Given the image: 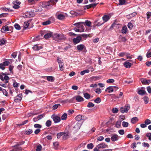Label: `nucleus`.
I'll use <instances>...</instances> for the list:
<instances>
[{"label":"nucleus","instance_id":"obj_29","mask_svg":"<svg viewBox=\"0 0 151 151\" xmlns=\"http://www.w3.org/2000/svg\"><path fill=\"white\" fill-rule=\"evenodd\" d=\"M138 121L137 117H135L132 118L131 120V122L132 124H134Z\"/></svg>","mask_w":151,"mask_h":151},{"label":"nucleus","instance_id":"obj_21","mask_svg":"<svg viewBox=\"0 0 151 151\" xmlns=\"http://www.w3.org/2000/svg\"><path fill=\"white\" fill-rule=\"evenodd\" d=\"M42 48V46H39L37 45H34V46L32 47L33 49L34 50L36 51Z\"/></svg>","mask_w":151,"mask_h":151},{"label":"nucleus","instance_id":"obj_16","mask_svg":"<svg viewBox=\"0 0 151 151\" xmlns=\"http://www.w3.org/2000/svg\"><path fill=\"white\" fill-rule=\"evenodd\" d=\"M75 99L78 102H81L84 101L83 98L81 96L78 95L73 98V99Z\"/></svg>","mask_w":151,"mask_h":151},{"label":"nucleus","instance_id":"obj_18","mask_svg":"<svg viewBox=\"0 0 151 151\" xmlns=\"http://www.w3.org/2000/svg\"><path fill=\"white\" fill-rule=\"evenodd\" d=\"M85 48V46L83 44H80L78 45L76 47L77 50L79 51H81Z\"/></svg>","mask_w":151,"mask_h":151},{"label":"nucleus","instance_id":"obj_31","mask_svg":"<svg viewBox=\"0 0 151 151\" xmlns=\"http://www.w3.org/2000/svg\"><path fill=\"white\" fill-rule=\"evenodd\" d=\"M84 23V22H80L75 23L73 25L76 26L77 28H78L80 26L81 24Z\"/></svg>","mask_w":151,"mask_h":151},{"label":"nucleus","instance_id":"obj_58","mask_svg":"<svg viewBox=\"0 0 151 151\" xmlns=\"http://www.w3.org/2000/svg\"><path fill=\"white\" fill-rule=\"evenodd\" d=\"M61 119L65 120L66 119V113H65L61 117Z\"/></svg>","mask_w":151,"mask_h":151},{"label":"nucleus","instance_id":"obj_19","mask_svg":"<svg viewBox=\"0 0 151 151\" xmlns=\"http://www.w3.org/2000/svg\"><path fill=\"white\" fill-rule=\"evenodd\" d=\"M57 60L59 64L60 69L62 70V68L63 67V63L60 59H59L58 58Z\"/></svg>","mask_w":151,"mask_h":151},{"label":"nucleus","instance_id":"obj_24","mask_svg":"<svg viewBox=\"0 0 151 151\" xmlns=\"http://www.w3.org/2000/svg\"><path fill=\"white\" fill-rule=\"evenodd\" d=\"M128 30L127 27L126 26H124L122 27L121 31L122 32L123 34H126Z\"/></svg>","mask_w":151,"mask_h":151},{"label":"nucleus","instance_id":"obj_2","mask_svg":"<svg viewBox=\"0 0 151 151\" xmlns=\"http://www.w3.org/2000/svg\"><path fill=\"white\" fill-rule=\"evenodd\" d=\"M130 108V105L129 104H127L124 106L121 107L120 108V111L122 113L125 112L127 113Z\"/></svg>","mask_w":151,"mask_h":151},{"label":"nucleus","instance_id":"obj_57","mask_svg":"<svg viewBox=\"0 0 151 151\" xmlns=\"http://www.w3.org/2000/svg\"><path fill=\"white\" fill-rule=\"evenodd\" d=\"M8 13H3L0 14V18L6 17L8 15Z\"/></svg>","mask_w":151,"mask_h":151},{"label":"nucleus","instance_id":"obj_6","mask_svg":"<svg viewBox=\"0 0 151 151\" xmlns=\"http://www.w3.org/2000/svg\"><path fill=\"white\" fill-rule=\"evenodd\" d=\"M62 136H63V140H65L66 139V133L65 132H61L58 133L57 134V138L58 139L60 138Z\"/></svg>","mask_w":151,"mask_h":151},{"label":"nucleus","instance_id":"obj_37","mask_svg":"<svg viewBox=\"0 0 151 151\" xmlns=\"http://www.w3.org/2000/svg\"><path fill=\"white\" fill-rule=\"evenodd\" d=\"M51 23V22L50 20H48L42 23V24L43 25H47Z\"/></svg>","mask_w":151,"mask_h":151},{"label":"nucleus","instance_id":"obj_28","mask_svg":"<svg viewBox=\"0 0 151 151\" xmlns=\"http://www.w3.org/2000/svg\"><path fill=\"white\" fill-rule=\"evenodd\" d=\"M47 80L49 81L52 82L54 81L55 78L53 76H47Z\"/></svg>","mask_w":151,"mask_h":151},{"label":"nucleus","instance_id":"obj_55","mask_svg":"<svg viewBox=\"0 0 151 151\" xmlns=\"http://www.w3.org/2000/svg\"><path fill=\"white\" fill-rule=\"evenodd\" d=\"M145 124L147 125L150 124L151 123V121L149 119H147L145 122Z\"/></svg>","mask_w":151,"mask_h":151},{"label":"nucleus","instance_id":"obj_39","mask_svg":"<svg viewBox=\"0 0 151 151\" xmlns=\"http://www.w3.org/2000/svg\"><path fill=\"white\" fill-rule=\"evenodd\" d=\"M127 27L130 30H131L133 27V25L131 22H129L127 25Z\"/></svg>","mask_w":151,"mask_h":151},{"label":"nucleus","instance_id":"obj_9","mask_svg":"<svg viewBox=\"0 0 151 151\" xmlns=\"http://www.w3.org/2000/svg\"><path fill=\"white\" fill-rule=\"evenodd\" d=\"M111 140L113 142L117 141L119 139V136L116 134H111Z\"/></svg>","mask_w":151,"mask_h":151},{"label":"nucleus","instance_id":"obj_44","mask_svg":"<svg viewBox=\"0 0 151 151\" xmlns=\"http://www.w3.org/2000/svg\"><path fill=\"white\" fill-rule=\"evenodd\" d=\"M94 101L96 104H99L101 101V100L99 97H98L94 100Z\"/></svg>","mask_w":151,"mask_h":151},{"label":"nucleus","instance_id":"obj_17","mask_svg":"<svg viewBox=\"0 0 151 151\" xmlns=\"http://www.w3.org/2000/svg\"><path fill=\"white\" fill-rule=\"evenodd\" d=\"M110 17L108 15H104L102 17V19L104 22L103 23H105L107 22L110 19Z\"/></svg>","mask_w":151,"mask_h":151},{"label":"nucleus","instance_id":"obj_3","mask_svg":"<svg viewBox=\"0 0 151 151\" xmlns=\"http://www.w3.org/2000/svg\"><path fill=\"white\" fill-rule=\"evenodd\" d=\"M58 0H50L47 2L45 4V6L47 8H48V7L50 6L51 7L53 5H54L56 4V3L58 1Z\"/></svg>","mask_w":151,"mask_h":151},{"label":"nucleus","instance_id":"obj_11","mask_svg":"<svg viewBox=\"0 0 151 151\" xmlns=\"http://www.w3.org/2000/svg\"><path fill=\"white\" fill-rule=\"evenodd\" d=\"M75 119L76 121H78V122L82 123V124L85 120L83 118V117L81 115H77L75 117Z\"/></svg>","mask_w":151,"mask_h":151},{"label":"nucleus","instance_id":"obj_54","mask_svg":"<svg viewBox=\"0 0 151 151\" xmlns=\"http://www.w3.org/2000/svg\"><path fill=\"white\" fill-rule=\"evenodd\" d=\"M121 125V122L117 121L116 124V127L117 128H119L120 127Z\"/></svg>","mask_w":151,"mask_h":151},{"label":"nucleus","instance_id":"obj_51","mask_svg":"<svg viewBox=\"0 0 151 151\" xmlns=\"http://www.w3.org/2000/svg\"><path fill=\"white\" fill-rule=\"evenodd\" d=\"M42 147L40 145L37 146L36 149V151H40L42 149Z\"/></svg>","mask_w":151,"mask_h":151},{"label":"nucleus","instance_id":"obj_8","mask_svg":"<svg viewBox=\"0 0 151 151\" xmlns=\"http://www.w3.org/2000/svg\"><path fill=\"white\" fill-rule=\"evenodd\" d=\"M51 118L53 119L55 123L59 122L61 120L60 118L56 115H52L51 116Z\"/></svg>","mask_w":151,"mask_h":151},{"label":"nucleus","instance_id":"obj_34","mask_svg":"<svg viewBox=\"0 0 151 151\" xmlns=\"http://www.w3.org/2000/svg\"><path fill=\"white\" fill-rule=\"evenodd\" d=\"M89 72V71L88 69L85 70L81 71L80 73V74L81 76H83L86 73H88Z\"/></svg>","mask_w":151,"mask_h":151},{"label":"nucleus","instance_id":"obj_60","mask_svg":"<svg viewBox=\"0 0 151 151\" xmlns=\"http://www.w3.org/2000/svg\"><path fill=\"white\" fill-rule=\"evenodd\" d=\"M28 122V120H26L23 121L22 124H18L19 126H21L23 125H24Z\"/></svg>","mask_w":151,"mask_h":151},{"label":"nucleus","instance_id":"obj_35","mask_svg":"<svg viewBox=\"0 0 151 151\" xmlns=\"http://www.w3.org/2000/svg\"><path fill=\"white\" fill-rule=\"evenodd\" d=\"M53 37L55 40L58 41V40L60 37V35L57 34H55L53 35Z\"/></svg>","mask_w":151,"mask_h":151},{"label":"nucleus","instance_id":"obj_22","mask_svg":"<svg viewBox=\"0 0 151 151\" xmlns=\"http://www.w3.org/2000/svg\"><path fill=\"white\" fill-rule=\"evenodd\" d=\"M124 66L127 68H130L132 65L131 63H130L128 61H127L124 62Z\"/></svg>","mask_w":151,"mask_h":151},{"label":"nucleus","instance_id":"obj_42","mask_svg":"<svg viewBox=\"0 0 151 151\" xmlns=\"http://www.w3.org/2000/svg\"><path fill=\"white\" fill-rule=\"evenodd\" d=\"M84 97L86 99H88L90 98V95L88 93H85L83 94Z\"/></svg>","mask_w":151,"mask_h":151},{"label":"nucleus","instance_id":"obj_49","mask_svg":"<svg viewBox=\"0 0 151 151\" xmlns=\"http://www.w3.org/2000/svg\"><path fill=\"white\" fill-rule=\"evenodd\" d=\"M42 127L41 125L37 124H35L34 125V127L36 128L40 129Z\"/></svg>","mask_w":151,"mask_h":151},{"label":"nucleus","instance_id":"obj_27","mask_svg":"<svg viewBox=\"0 0 151 151\" xmlns=\"http://www.w3.org/2000/svg\"><path fill=\"white\" fill-rule=\"evenodd\" d=\"M6 41L4 38H2L0 39V45L2 46L5 45L6 42Z\"/></svg>","mask_w":151,"mask_h":151},{"label":"nucleus","instance_id":"obj_59","mask_svg":"<svg viewBox=\"0 0 151 151\" xmlns=\"http://www.w3.org/2000/svg\"><path fill=\"white\" fill-rule=\"evenodd\" d=\"M118 132L120 134L123 135L124 134L125 132L123 129H120L118 131Z\"/></svg>","mask_w":151,"mask_h":151},{"label":"nucleus","instance_id":"obj_56","mask_svg":"<svg viewBox=\"0 0 151 151\" xmlns=\"http://www.w3.org/2000/svg\"><path fill=\"white\" fill-rule=\"evenodd\" d=\"M142 145L145 147H150L149 144L145 142H143L142 143Z\"/></svg>","mask_w":151,"mask_h":151},{"label":"nucleus","instance_id":"obj_7","mask_svg":"<svg viewBox=\"0 0 151 151\" xmlns=\"http://www.w3.org/2000/svg\"><path fill=\"white\" fill-rule=\"evenodd\" d=\"M84 26L81 24L80 26L78 28H74V30L76 32H82L84 31Z\"/></svg>","mask_w":151,"mask_h":151},{"label":"nucleus","instance_id":"obj_45","mask_svg":"<svg viewBox=\"0 0 151 151\" xmlns=\"http://www.w3.org/2000/svg\"><path fill=\"white\" fill-rule=\"evenodd\" d=\"M129 124L128 122L123 121L122 122V125L123 127H127L128 126Z\"/></svg>","mask_w":151,"mask_h":151},{"label":"nucleus","instance_id":"obj_64","mask_svg":"<svg viewBox=\"0 0 151 151\" xmlns=\"http://www.w3.org/2000/svg\"><path fill=\"white\" fill-rule=\"evenodd\" d=\"M74 112V110L72 109L69 110L68 111V114L69 115H70L72 114Z\"/></svg>","mask_w":151,"mask_h":151},{"label":"nucleus","instance_id":"obj_63","mask_svg":"<svg viewBox=\"0 0 151 151\" xmlns=\"http://www.w3.org/2000/svg\"><path fill=\"white\" fill-rule=\"evenodd\" d=\"M13 4H18L19 5L21 4V2H19V1L16 0L14 1L13 2Z\"/></svg>","mask_w":151,"mask_h":151},{"label":"nucleus","instance_id":"obj_62","mask_svg":"<svg viewBox=\"0 0 151 151\" xmlns=\"http://www.w3.org/2000/svg\"><path fill=\"white\" fill-rule=\"evenodd\" d=\"M101 90L100 88H97L95 91V92L98 94H100L101 93Z\"/></svg>","mask_w":151,"mask_h":151},{"label":"nucleus","instance_id":"obj_36","mask_svg":"<svg viewBox=\"0 0 151 151\" xmlns=\"http://www.w3.org/2000/svg\"><path fill=\"white\" fill-rule=\"evenodd\" d=\"M33 130L32 129H29L28 130L26 131L25 132V134L27 135H29L32 133Z\"/></svg>","mask_w":151,"mask_h":151},{"label":"nucleus","instance_id":"obj_26","mask_svg":"<svg viewBox=\"0 0 151 151\" xmlns=\"http://www.w3.org/2000/svg\"><path fill=\"white\" fill-rule=\"evenodd\" d=\"M1 9L5 11H8L9 12H12L13 11L12 9H10L9 8H7L5 7H2L0 8Z\"/></svg>","mask_w":151,"mask_h":151},{"label":"nucleus","instance_id":"obj_23","mask_svg":"<svg viewBox=\"0 0 151 151\" xmlns=\"http://www.w3.org/2000/svg\"><path fill=\"white\" fill-rule=\"evenodd\" d=\"M105 91L108 92L109 93H110L113 92V86H109L107 87L105 90Z\"/></svg>","mask_w":151,"mask_h":151},{"label":"nucleus","instance_id":"obj_25","mask_svg":"<svg viewBox=\"0 0 151 151\" xmlns=\"http://www.w3.org/2000/svg\"><path fill=\"white\" fill-rule=\"evenodd\" d=\"M52 35V33L51 32L46 33L44 35V37L46 39H48Z\"/></svg>","mask_w":151,"mask_h":151},{"label":"nucleus","instance_id":"obj_48","mask_svg":"<svg viewBox=\"0 0 151 151\" xmlns=\"http://www.w3.org/2000/svg\"><path fill=\"white\" fill-rule=\"evenodd\" d=\"M118 111V109L117 108H113L112 110V111L113 113H117Z\"/></svg>","mask_w":151,"mask_h":151},{"label":"nucleus","instance_id":"obj_38","mask_svg":"<svg viewBox=\"0 0 151 151\" xmlns=\"http://www.w3.org/2000/svg\"><path fill=\"white\" fill-rule=\"evenodd\" d=\"M84 23H85L86 25L88 27H91V22L89 21L88 20H86Z\"/></svg>","mask_w":151,"mask_h":151},{"label":"nucleus","instance_id":"obj_47","mask_svg":"<svg viewBox=\"0 0 151 151\" xmlns=\"http://www.w3.org/2000/svg\"><path fill=\"white\" fill-rule=\"evenodd\" d=\"M94 106V104L91 102H89L88 103L87 107L88 108L93 107Z\"/></svg>","mask_w":151,"mask_h":151},{"label":"nucleus","instance_id":"obj_1","mask_svg":"<svg viewBox=\"0 0 151 151\" xmlns=\"http://www.w3.org/2000/svg\"><path fill=\"white\" fill-rule=\"evenodd\" d=\"M75 122L73 121L70 120L68 122V128L69 131L67 132V138L70 137V132H73V133L76 132L80 129L82 124V123L78 122L75 124Z\"/></svg>","mask_w":151,"mask_h":151},{"label":"nucleus","instance_id":"obj_15","mask_svg":"<svg viewBox=\"0 0 151 151\" xmlns=\"http://www.w3.org/2000/svg\"><path fill=\"white\" fill-rule=\"evenodd\" d=\"M44 116V114H42L38 115L36 117H34L33 119V121L34 122H36L39 120L42 119Z\"/></svg>","mask_w":151,"mask_h":151},{"label":"nucleus","instance_id":"obj_13","mask_svg":"<svg viewBox=\"0 0 151 151\" xmlns=\"http://www.w3.org/2000/svg\"><path fill=\"white\" fill-rule=\"evenodd\" d=\"M55 16L56 18L60 20H63L65 19V16L62 14H58V13H56Z\"/></svg>","mask_w":151,"mask_h":151},{"label":"nucleus","instance_id":"obj_33","mask_svg":"<svg viewBox=\"0 0 151 151\" xmlns=\"http://www.w3.org/2000/svg\"><path fill=\"white\" fill-rule=\"evenodd\" d=\"M119 5H122L124 4L127 1V0H119Z\"/></svg>","mask_w":151,"mask_h":151},{"label":"nucleus","instance_id":"obj_32","mask_svg":"<svg viewBox=\"0 0 151 151\" xmlns=\"http://www.w3.org/2000/svg\"><path fill=\"white\" fill-rule=\"evenodd\" d=\"M140 81L142 84L145 85L147 84V80L145 78H141L140 79Z\"/></svg>","mask_w":151,"mask_h":151},{"label":"nucleus","instance_id":"obj_20","mask_svg":"<svg viewBox=\"0 0 151 151\" xmlns=\"http://www.w3.org/2000/svg\"><path fill=\"white\" fill-rule=\"evenodd\" d=\"M127 40V39L125 37H123L122 36H120L119 38V41L120 42H125Z\"/></svg>","mask_w":151,"mask_h":151},{"label":"nucleus","instance_id":"obj_52","mask_svg":"<svg viewBox=\"0 0 151 151\" xmlns=\"http://www.w3.org/2000/svg\"><path fill=\"white\" fill-rule=\"evenodd\" d=\"M60 106V105L59 104H55L52 107V109L53 110L56 109Z\"/></svg>","mask_w":151,"mask_h":151},{"label":"nucleus","instance_id":"obj_12","mask_svg":"<svg viewBox=\"0 0 151 151\" xmlns=\"http://www.w3.org/2000/svg\"><path fill=\"white\" fill-rule=\"evenodd\" d=\"M22 97V94H20L17 95L14 98V101L16 102H19L21 101Z\"/></svg>","mask_w":151,"mask_h":151},{"label":"nucleus","instance_id":"obj_4","mask_svg":"<svg viewBox=\"0 0 151 151\" xmlns=\"http://www.w3.org/2000/svg\"><path fill=\"white\" fill-rule=\"evenodd\" d=\"M137 93L143 96L147 94L145 91V88L144 87H142L141 88H138L137 89Z\"/></svg>","mask_w":151,"mask_h":151},{"label":"nucleus","instance_id":"obj_10","mask_svg":"<svg viewBox=\"0 0 151 151\" xmlns=\"http://www.w3.org/2000/svg\"><path fill=\"white\" fill-rule=\"evenodd\" d=\"M81 36H77L76 38L73 39V41L74 44H76L79 43L81 40Z\"/></svg>","mask_w":151,"mask_h":151},{"label":"nucleus","instance_id":"obj_50","mask_svg":"<svg viewBox=\"0 0 151 151\" xmlns=\"http://www.w3.org/2000/svg\"><path fill=\"white\" fill-rule=\"evenodd\" d=\"M114 80L113 79H109L106 80V83H113L114 82Z\"/></svg>","mask_w":151,"mask_h":151},{"label":"nucleus","instance_id":"obj_40","mask_svg":"<svg viewBox=\"0 0 151 151\" xmlns=\"http://www.w3.org/2000/svg\"><path fill=\"white\" fill-rule=\"evenodd\" d=\"M94 145L92 143H90L87 145V148L89 149H91L93 147Z\"/></svg>","mask_w":151,"mask_h":151},{"label":"nucleus","instance_id":"obj_46","mask_svg":"<svg viewBox=\"0 0 151 151\" xmlns=\"http://www.w3.org/2000/svg\"><path fill=\"white\" fill-rule=\"evenodd\" d=\"M14 27L15 29H17L20 30L21 29V28L20 26L17 23H16L15 24Z\"/></svg>","mask_w":151,"mask_h":151},{"label":"nucleus","instance_id":"obj_61","mask_svg":"<svg viewBox=\"0 0 151 151\" xmlns=\"http://www.w3.org/2000/svg\"><path fill=\"white\" fill-rule=\"evenodd\" d=\"M147 19L148 20L150 19V16H151V12H148L147 13Z\"/></svg>","mask_w":151,"mask_h":151},{"label":"nucleus","instance_id":"obj_30","mask_svg":"<svg viewBox=\"0 0 151 151\" xmlns=\"http://www.w3.org/2000/svg\"><path fill=\"white\" fill-rule=\"evenodd\" d=\"M53 145L54 146V149L55 150H57L58 149L59 145V144L58 142H53Z\"/></svg>","mask_w":151,"mask_h":151},{"label":"nucleus","instance_id":"obj_5","mask_svg":"<svg viewBox=\"0 0 151 151\" xmlns=\"http://www.w3.org/2000/svg\"><path fill=\"white\" fill-rule=\"evenodd\" d=\"M24 143V141H22L21 142H18L17 145L13 146V147H15V148H14V149L13 151H17L18 150H22V148H21V147H17L23 144Z\"/></svg>","mask_w":151,"mask_h":151},{"label":"nucleus","instance_id":"obj_41","mask_svg":"<svg viewBox=\"0 0 151 151\" xmlns=\"http://www.w3.org/2000/svg\"><path fill=\"white\" fill-rule=\"evenodd\" d=\"M51 121L50 120H48L45 123V125L47 127H49L51 125Z\"/></svg>","mask_w":151,"mask_h":151},{"label":"nucleus","instance_id":"obj_43","mask_svg":"<svg viewBox=\"0 0 151 151\" xmlns=\"http://www.w3.org/2000/svg\"><path fill=\"white\" fill-rule=\"evenodd\" d=\"M143 99L145 104H147L148 103L149 99L147 96H145L144 97Z\"/></svg>","mask_w":151,"mask_h":151},{"label":"nucleus","instance_id":"obj_53","mask_svg":"<svg viewBox=\"0 0 151 151\" xmlns=\"http://www.w3.org/2000/svg\"><path fill=\"white\" fill-rule=\"evenodd\" d=\"M146 136L148 138V139L151 141V133H146Z\"/></svg>","mask_w":151,"mask_h":151},{"label":"nucleus","instance_id":"obj_14","mask_svg":"<svg viewBox=\"0 0 151 151\" xmlns=\"http://www.w3.org/2000/svg\"><path fill=\"white\" fill-rule=\"evenodd\" d=\"M13 27H10L9 28H13ZM9 28L8 26H3L2 28L1 29V31L2 32L5 33L6 31H9Z\"/></svg>","mask_w":151,"mask_h":151}]
</instances>
